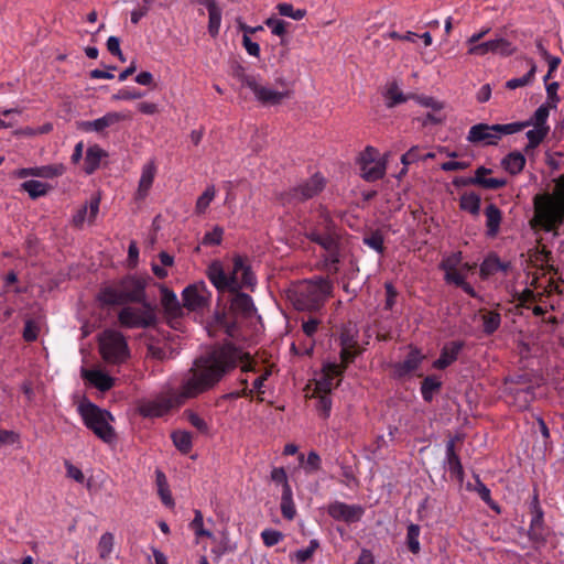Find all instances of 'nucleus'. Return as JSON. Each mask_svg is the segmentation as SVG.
<instances>
[{
	"label": "nucleus",
	"instance_id": "53",
	"mask_svg": "<svg viewBox=\"0 0 564 564\" xmlns=\"http://www.w3.org/2000/svg\"><path fill=\"white\" fill-rule=\"evenodd\" d=\"M474 490L479 495L481 500L486 502L490 508L498 510L496 503L491 499L490 489L476 476V486Z\"/></svg>",
	"mask_w": 564,
	"mask_h": 564
},
{
	"label": "nucleus",
	"instance_id": "35",
	"mask_svg": "<svg viewBox=\"0 0 564 564\" xmlns=\"http://www.w3.org/2000/svg\"><path fill=\"white\" fill-rule=\"evenodd\" d=\"M527 62L530 66L529 72L519 78H511L506 83V88L508 89H517L520 87L528 86L533 83L536 74V65L532 58H527Z\"/></svg>",
	"mask_w": 564,
	"mask_h": 564
},
{
	"label": "nucleus",
	"instance_id": "2",
	"mask_svg": "<svg viewBox=\"0 0 564 564\" xmlns=\"http://www.w3.org/2000/svg\"><path fill=\"white\" fill-rule=\"evenodd\" d=\"M302 228L304 236L312 242L317 243L326 251L325 268L328 273L336 274L338 272L339 239L337 226L329 215V212L319 206L316 212L312 213L303 220Z\"/></svg>",
	"mask_w": 564,
	"mask_h": 564
},
{
	"label": "nucleus",
	"instance_id": "46",
	"mask_svg": "<svg viewBox=\"0 0 564 564\" xmlns=\"http://www.w3.org/2000/svg\"><path fill=\"white\" fill-rule=\"evenodd\" d=\"M516 52V46L510 41L503 37H497L491 40V53L499 54L508 57Z\"/></svg>",
	"mask_w": 564,
	"mask_h": 564
},
{
	"label": "nucleus",
	"instance_id": "54",
	"mask_svg": "<svg viewBox=\"0 0 564 564\" xmlns=\"http://www.w3.org/2000/svg\"><path fill=\"white\" fill-rule=\"evenodd\" d=\"M276 9L281 15L292 18L297 21L302 20L306 13L305 10H295L291 3H279Z\"/></svg>",
	"mask_w": 564,
	"mask_h": 564
},
{
	"label": "nucleus",
	"instance_id": "33",
	"mask_svg": "<svg viewBox=\"0 0 564 564\" xmlns=\"http://www.w3.org/2000/svg\"><path fill=\"white\" fill-rule=\"evenodd\" d=\"M156 173V166L154 162H149L142 167L141 177L139 181L138 187V196L143 198L148 195L149 189L151 188L154 176Z\"/></svg>",
	"mask_w": 564,
	"mask_h": 564
},
{
	"label": "nucleus",
	"instance_id": "62",
	"mask_svg": "<svg viewBox=\"0 0 564 564\" xmlns=\"http://www.w3.org/2000/svg\"><path fill=\"white\" fill-rule=\"evenodd\" d=\"M144 96V94L135 88H123L120 89L117 94L112 95L113 100H133L140 99Z\"/></svg>",
	"mask_w": 564,
	"mask_h": 564
},
{
	"label": "nucleus",
	"instance_id": "48",
	"mask_svg": "<svg viewBox=\"0 0 564 564\" xmlns=\"http://www.w3.org/2000/svg\"><path fill=\"white\" fill-rule=\"evenodd\" d=\"M216 196V189L214 186H208L204 193L197 198L196 205H195V213L198 215L205 214L207 208L209 207V204L213 202V199Z\"/></svg>",
	"mask_w": 564,
	"mask_h": 564
},
{
	"label": "nucleus",
	"instance_id": "3",
	"mask_svg": "<svg viewBox=\"0 0 564 564\" xmlns=\"http://www.w3.org/2000/svg\"><path fill=\"white\" fill-rule=\"evenodd\" d=\"M556 192L538 194L533 198V217L529 225L535 232L542 230L558 235V227L564 223V176L560 177Z\"/></svg>",
	"mask_w": 564,
	"mask_h": 564
},
{
	"label": "nucleus",
	"instance_id": "23",
	"mask_svg": "<svg viewBox=\"0 0 564 564\" xmlns=\"http://www.w3.org/2000/svg\"><path fill=\"white\" fill-rule=\"evenodd\" d=\"M510 267V262L501 261L496 253L491 252L481 262L479 275L482 280H487L498 272H508Z\"/></svg>",
	"mask_w": 564,
	"mask_h": 564
},
{
	"label": "nucleus",
	"instance_id": "10",
	"mask_svg": "<svg viewBox=\"0 0 564 564\" xmlns=\"http://www.w3.org/2000/svg\"><path fill=\"white\" fill-rule=\"evenodd\" d=\"M531 521L528 530L529 540L538 547L545 545L550 535V529L544 522V511L540 505L539 494L534 490L529 503Z\"/></svg>",
	"mask_w": 564,
	"mask_h": 564
},
{
	"label": "nucleus",
	"instance_id": "21",
	"mask_svg": "<svg viewBox=\"0 0 564 564\" xmlns=\"http://www.w3.org/2000/svg\"><path fill=\"white\" fill-rule=\"evenodd\" d=\"M423 359L424 356L421 354L420 349L411 348L403 361L393 365L394 377L401 379L417 370Z\"/></svg>",
	"mask_w": 564,
	"mask_h": 564
},
{
	"label": "nucleus",
	"instance_id": "28",
	"mask_svg": "<svg viewBox=\"0 0 564 564\" xmlns=\"http://www.w3.org/2000/svg\"><path fill=\"white\" fill-rule=\"evenodd\" d=\"M485 216H486V228H487L486 235L490 238H495L500 230L502 213L495 204H489L485 208Z\"/></svg>",
	"mask_w": 564,
	"mask_h": 564
},
{
	"label": "nucleus",
	"instance_id": "13",
	"mask_svg": "<svg viewBox=\"0 0 564 564\" xmlns=\"http://www.w3.org/2000/svg\"><path fill=\"white\" fill-rule=\"evenodd\" d=\"M241 85L248 87L256 96L257 100L265 106L279 105L286 96V94L271 89L260 85L256 77L241 73L238 75Z\"/></svg>",
	"mask_w": 564,
	"mask_h": 564
},
{
	"label": "nucleus",
	"instance_id": "45",
	"mask_svg": "<svg viewBox=\"0 0 564 564\" xmlns=\"http://www.w3.org/2000/svg\"><path fill=\"white\" fill-rule=\"evenodd\" d=\"M362 242L379 254L384 253V239L380 230H373L362 238Z\"/></svg>",
	"mask_w": 564,
	"mask_h": 564
},
{
	"label": "nucleus",
	"instance_id": "7",
	"mask_svg": "<svg viewBox=\"0 0 564 564\" xmlns=\"http://www.w3.org/2000/svg\"><path fill=\"white\" fill-rule=\"evenodd\" d=\"M528 123L487 124L473 126L467 134V141L475 144L496 145L502 135L513 134L527 128Z\"/></svg>",
	"mask_w": 564,
	"mask_h": 564
},
{
	"label": "nucleus",
	"instance_id": "18",
	"mask_svg": "<svg viewBox=\"0 0 564 564\" xmlns=\"http://www.w3.org/2000/svg\"><path fill=\"white\" fill-rule=\"evenodd\" d=\"M327 513L334 520L355 523L362 518L365 509L360 505H347L345 502L335 501L327 507Z\"/></svg>",
	"mask_w": 564,
	"mask_h": 564
},
{
	"label": "nucleus",
	"instance_id": "12",
	"mask_svg": "<svg viewBox=\"0 0 564 564\" xmlns=\"http://www.w3.org/2000/svg\"><path fill=\"white\" fill-rule=\"evenodd\" d=\"M227 279H232L230 293L241 291V289H250L251 291L257 284V279L248 264L247 258L236 254L232 259V268L227 272Z\"/></svg>",
	"mask_w": 564,
	"mask_h": 564
},
{
	"label": "nucleus",
	"instance_id": "38",
	"mask_svg": "<svg viewBox=\"0 0 564 564\" xmlns=\"http://www.w3.org/2000/svg\"><path fill=\"white\" fill-rule=\"evenodd\" d=\"M442 388V382L435 376H427L421 382V394L425 402H431L434 394Z\"/></svg>",
	"mask_w": 564,
	"mask_h": 564
},
{
	"label": "nucleus",
	"instance_id": "26",
	"mask_svg": "<svg viewBox=\"0 0 564 564\" xmlns=\"http://www.w3.org/2000/svg\"><path fill=\"white\" fill-rule=\"evenodd\" d=\"M490 173H491L490 169L480 166L476 170L475 176L464 181L463 184L479 185L486 189H499V188H502L507 184V181L505 178L487 177V180H485V181L480 180L481 174H490Z\"/></svg>",
	"mask_w": 564,
	"mask_h": 564
},
{
	"label": "nucleus",
	"instance_id": "57",
	"mask_svg": "<svg viewBox=\"0 0 564 564\" xmlns=\"http://www.w3.org/2000/svg\"><path fill=\"white\" fill-rule=\"evenodd\" d=\"M318 546H319V544H318L317 540H311L310 545L307 547L297 550L294 553V557H295L296 562L305 563L306 561H308L313 556V554L315 553V551L317 550Z\"/></svg>",
	"mask_w": 564,
	"mask_h": 564
},
{
	"label": "nucleus",
	"instance_id": "16",
	"mask_svg": "<svg viewBox=\"0 0 564 564\" xmlns=\"http://www.w3.org/2000/svg\"><path fill=\"white\" fill-rule=\"evenodd\" d=\"M343 375V367H339L338 364H325L321 378L316 380L314 394H329L333 389L339 386Z\"/></svg>",
	"mask_w": 564,
	"mask_h": 564
},
{
	"label": "nucleus",
	"instance_id": "56",
	"mask_svg": "<svg viewBox=\"0 0 564 564\" xmlns=\"http://www.w3.org/2000/svg\"><path fill=\"white\" fill-rule=\"evenodd\" d=\"M283 538L284 535L282 532L273 529H265L261 532L262 542L268 547L276 545L283 540Z\"/></svg>",
	"mask_w": 564,
	"mask_h": 564
},
{
	"label": "nucleus",
	"instance_id": "61",
	"mask_svg": "<svg viewBox=\"0 0 564 564\" xmlns=\"http://www.w3.org/2000/svg\"><path fill=\"white\" fill-rule=\"evenodd\" d=\"M359 350L356 348H341L340 349V364L339 367H343V373L347 369L348 365L351 364L355 358L358 356Z\"/></svg>",
	"mask_w": 564,
	"mask_h": 564
},
{
	"label": "nucleus",
	"instance_id": "14",
	"mask_svg": "<svg viewBox=\"0 0 564 564\" xmlns=\"http://www.w3.org/2000/svg\"><path fill=\"white\" fill-rule=\"evenodd\" d=\"M210 299L212 293L204 281L189 284L182 292L183 306L189 311L208 306Z\"/></svg>",
	"mask_w": 564,
	"mask_h": 564
},
{
	"label": "nucleus",
	"instance_id": "5",
	"mask_svg": "<svg viewBox=\"0 0 564 564\" xmlns=\"http://www.w3.org/2000/svg\"><path fill=\"white\" fill-rule=\"evenodd\" d=\"M231 294L229 310L227 311L224 307L216 311L213 323L216 327L223 329L227 336L236 337L239 332L238 317L251 318L257 313V308L250 295L241 291Z\"/></svg>",
	"mask_w": 564,
	"mask_h": 564
},
{
	"label": "nucleus",
	"instance_id": "17",
	"mask_svg": "<svg viewBox=\"0 0 564 564\" xmlns=\"http://www.w3.org/2000/svg\"><path fill=\"white\" fill-rule=\"evenodd\" d=\"M147 281L142 278L128 275L119 282V288L126 303H144Z\"/></svg>",
	"mask_w": 564,
	"mask_h": 564
},
{
	"label": "nucleus",
	"instance_id": "47",
	"mask_svg": "<svg viewBox=\"0 0 564 564\" xmlns=\"http://www.w3.org/2000/svg\"><path fill=\"white\" fill-rule=\"evenodd\" d=\"M155 475H156L158 492L161 497L162 502L165 506H172L173 499H172L171 492L169 490L166 477H165L164 473L161 470H156Z\"/></svg>",
	"mask_w": 564,
	"mask_h": 564
},
{
	"label": "nucleus",
	"instance_id": "9",
	"mask_svg": "<svg viewBox=\"0 0 564 564\" xmlns=\"http://www.w3.org/2000/svg\"><path fill=\"white\" fill-rule=\"evenodd\" d=\"M142 308L123 307L118 314V321L126 328H148L156 323L154 308L150 303H141Z\"/></svg>",
	"mask_w": 564,
	"mask_h": 564
},
{
	"label": "nucleus",
	"instance_id": "24",
	"mask_svg": "<svg viewBox=\"0 0 564 564\" xmlns=\"http://www.w3.org/2000/svg\"><path fill=\"white\" fill-rule=\"evenodd\" d=\"M126 117L121 115L120 112H107L105 116L95 119L93 121H84L82 122L80 127L84 131L90 132H102L106 128H109L121 120H123Z\"/></svg>",
	"mask_w": 564,
	"mask_h": 564
},
{
	"label": "nucleus",
	"instance_id": "55",
	"mask_svg": "<svg viewBox=\"0 0 564 564\" xmlns=\"http://www.w3.org/2000/svg\"><path fill=\"white\" fill-rule=\"evenodd\" d=\"M184 415L186 416V419L191 423V425L194 426L198 432H200L203 434L208 433V430H209L208 424L197 413L187 410L184 412Z\"/></svg>",
	"mask_w": 564,
	"mask_h": 564
},
{
	"label": "nucleus",
	"instance_id": "44",
	"mask_svg": "<svg viewBox=\"0 0 564 564\" xmlns=\"http://www.w3.org/2000/svg\"><path fill=\"white\" fill-rule=\"evenodd\" d=\"M551 107L549 105H541L535 111L533 117L530 120L522 121L521 123H528L527 127L536 126L541 128H550L547 126V118L550 116Z\"/></svg>",
	"mask_w": 564,
	"mask_h": 564
},
{
	"label": "nucleus",
	"instance_id": "64",
	"mask_svg": "<svg viewBox=\"0 0 564 564\" xmlns=\"http://www.w3.org/2000/svg\"><path fill=\"white\" fill-rule=\"evenodd\" d=\"M191 528L195 531L197 536H212V533L203 528V514L199 510L195 511Z\"/></svg>",
	"mask_w": 564,
	"mask_h": 564
},
{
	"label": "nucleus",
	"instance_id": "4",
	"mask_svg": "<svg viewBox=\"0 0 564 564\" xmlns=\"http://www.w3.org/2000/svg\"><path fill=\"white\" fill-rule=\"evenodd\" d=\"M333 283L328 278L303 281L289 291V300L297 311L315 312L332 296Z\"/></svg>",
	"mask_w": 564,
	"mask_h": 564
},
{
	"label": "nucleus",
	"instance_id": "59",
	"mask_svg": "<svg viewBox=\"0 0 564 564\" xmlns=\"http://www.w3.org/2000/svg\"><path fill=\"white\" fill-rule=\"evenodd\" d=\"M39 325L32 321V319H26L25 321V324H24V328H23V339L28 343H32V341H35L37 339V336H39Z\"/></svg>",
	"mask_w": 564,
	"mask_h": 564
},
{
	"label": "nucleus",
	"instance_id": "8",
	"mask_svg": "<svg viewBox=\"0 0 564 564\" xmlns=\"http://www.w3.org/2000/svg\"><path fill=\"white\" fill-rule=\"evenodd\" d=\"M99 349L107 362L121 364L129 358V347L126 337L118 330L107 329L99 339Z\"/></svg>",
	"mask_w": 564,
	"mask_h": 564
},
{
	"label": "nucleus",
	"instance_id": "11",
	"mask_svg": "<svg viewBox=\"0 0 564 564\" xmlns=\"http://www.w3.org/2000/svg\"><path fill=\"white\" fill-rule=\"evenodd\" d=\"M325 184V178L322 175L314 174L310 180L283 193L281 199L283 204L288 205L305 202L319 194Z\"/></svg>",
	"mask_w": 564,
	"mask_h": 564
},
{
	"label": "nucleus",
	"instance_id": "49",
	"mask_svg": "<svg viewBox=\"0 0 564 564\" xmlns=\"http://www.w3.org/2000/svg\"><path fill=\"white\" fill-rule=\"evenodd\" d=\"M65 172L63 164H52L35 167V176L43 178H53L62 175Z\"/></svg>",
	"mask_w": 564,
	"mask_h": 564
},
{
	"label": "nucleus",
	"instance_id": "43",
	"mask_svg": "<svg viewBox=\"0 0 564 564\" xmlns=\"http://www.w3.org/2000/svg\"><path fill=\"white\" fill-rule=\"evenodd\" d=\"M460 209L476 216L480 212V197L475 193H465L459 199Z\"/></svg>",
	"mask_w": 564,
	"mask_h": 564
},
{
	"label": "nucleus",
	"instance_id": "30",
	"mask_svg": "<svg viewBox=\"0 0 564 564\" xmlns=\"http://www.w3.org/2000/svg\"><path fill=\"white\" fill-rule=\"evenodd\" d=\"M161 303L164 311L170 316L176 317L182 313V307L176 294L166 286H161Z\"/></svg>",
	"mask_w": 564,
	"mask_h": 564
},
{
	"label": "nucleus",
	"instance_id": "42",
	"mask_svg": "<svg viewBox=\"0 0 564 564\" xmlns=\"http://www.w3.org/2000/svg\"><path fill=\"white\" fill-rule=\"evenodd\" d=\"M550 132V128H541L534 126V129L529 130L525 135L528 138V144L525 145V152L538 148L546 138Z\"/></svg>",
	"mask_w": 564,
	"mask_h": 564
},
{
	"label": "nucleus",
	"instance_id": "19",
	"mask_svg": "<svg viewBox=\"0 0 564 564\" xmlns=\"http://www.w3.org/2000/svg\"><path fill=\"white\" fill-rule=\"evenodd\" d=\"M206 275L218 293H230V285H232L234 281L232 279H227V272L220 261H213L207 267Z\"/></svg>",
	"mask_w": 564,
	"mask_h": 564
},
{
	"label": "nucleus",
	"instance_id": "41",
	"mask_svg": "<svg viewBox=\"0 0 564 564\" xmlns=\"http://www.w3.org/2000/svg\"><path fill=\"white\" fill-rule=\"evenodd\" d=\"M420 534H421V528L419 524L410 523L406 528V538H405V544L408 546V550L412 554H419L421 551V544H420Z\"/></svg>",
	"mask_w": 564,
	"mask_h": 564
},
{
	"label": "nucleus",
	"instance_id": "39",
	"mask_svg": "<svg viewBox=\"0 0 564 564\" xmlns=\"http://www.w3.org/2000/svg\"><path fill=\"white\" fill-rule=\"evenodd\" d=\"M174 446L182 453L188 454L193 447V436L187 431H174L171 435Z\"/></svg>",
	"mask_w": 564,
	"mask_h": 564
},
{
	"label": "nucleus",
	"instance_id": "36",
	"mask_svg": "<svg viewBox=\"0 0 564 564\" xmlns=\"http://www.w3.org/2000/svg\"><path fill=\"white\" fill-rule=\"evenodd\" d=\"M502 165L510 174L516 175L520 173L525 165V158L522 153L514 151L509 153L503 160Z\"/></svg>",
	"mask_w": 564,
	"mask_h": 564
},
{
	"label": "nucleus",
	"instance_id": "22",
	"mask_svg": "<svg viewBox=\"0 0 564 564\" xmlns=\"http://www.w3.org/2000/svg\"><path fill=\"white\" fill-rule=\"evenodd\" d=\"M82 376L99 391L106 392L115 386V379L100 369H83Z\"/></svg>",
	"mask_w": 564,
	"mask_h": 564
},
{
	"label": "nucleus",
	"instance_id": "1",
	"mask_svg": "<svg viewBox=\"0 0 564 564\" xmlns=\"http://www.w3.org/2000/svg\"><path fill=\"white\" fill-rule=\"evenodd\" d=\"M243 359V352L231 343L215 345L197 357L184 376L180 389H171L153 399L141 400L138 411L143 417H162L173 408H178L188 399L214 389Z\"/></svg>",
	"mask_w": 564,
	"mask_h": 564
},
{
	"label": "nucleus",
	"instance_id": "20",
	"mask_svg": "<svg viewBox=\"0 0 564 564\" xmlns=\"http://www.w3.org/2000/svg\"><path fill=\"white\" fill-rule=\"evenodd\" d=\"M464 347L465 341L463 340H452L446 343L441 350L440 357L433 362V367L438 370L446 369L457 360Z\"/></svg>",
	"mask_w": 564,
	"mask_h": 564
},
{
	"label": "nucleus",
	"instance_id": "40",
	"mask_svg": "<svg viewBox=\"0 0 564 564\" xmlns=\"http://www.w3.org/2000/svg\"><path fill=\"white\" fill-rule=\"evenodd\" d=\"M21 187L32 199L45 196L52 188L48 184L35 180L25 181Z\"/></svg>",
	"mask_w": 564,
	"mask_h": 564
},
{
	"label": "nucleus",
	"instance_id": "51",
	"mask_svg": "<svg viewBox=\"0 0 564 564\" xmlns=\"http://www.w3.org/2000/svg\"><path fill=\"white\" fill-rule=\"evenodd\" d=\"M221 23V9L219 7L208 11V33L216 36Z\"/></svg>",
	"mask_w": 564,
	"mask_h": 564
},
{
	"label": "nucleus",
	"instance_id": "15",
	"mask_svg": "<svg viewBox=\"0 0 564 564\" xmlns=\"http://www.w3.org/2000/svg\"><path fill=\"white\" fill-rule=\"evenodd\" d=\"M343 375V367H339L338 364H325L321 378L316 380L314 394H329L333 389L339 386Z\"/></svg>",
	"mask_w": 564,
	"mask_h": 564
},
{
	"label": "nucleus",
	"instance_id": "60",
	"mask_svg": "<svg viewBox=\"0 0 564 564\" xmlns=\"http://www.w3.org/2000/svg\"><path fill=\"white\" fill-rule=\"evenodd\" d=\"M422 161V149L419 145L412 147L401 156V163L409 166L417 161Z\"/></svg>",
	"mask_w": 564,
	"mask_h": 564
},
{
	"label": "nucleus",
	"instance_id": "37",
	"mask_svg": "<svg viewBox=\"0 0 564 564\" xmlns=\"http://www.w3.org/2000/svg\"><path fill=\"white\" fill-rule=\"evenodd\" d=\"M281 513L286 520H293L296 514L291 486H285L282 490Z\"/></svg>",
	"mask_w": 564,
	"mask_h": 564
},
{
	"label": "nucleus",
	"instance_id": "31",
	"mask_svg": "<svg viewBox=\"0 0 564 564\" xmlns=\"http://www.w3.org/2000/svg\"><path fill=\"white\" fill-rule=\"evenodd\" d=\"M508 390L514 404L521 410L527 409L534 400V388L532 386H525L524 388L509 387Z\"/></svg>",
	"mask_w": 564,
	"mask_h": 564
},
{
	"label": "nucleus",
	"instance_id": "50",
	"mask_svg": "<svg viewBox=\"0 0 564 564\" xmlns=\"http://www.w3.org/2000/svg\"><path fill=\"white\" fill-rule=\"evenodd\" d=\"M113 540H115L113 534L110 532H106L100 536L97 549H98L99 556L102 560L108 558L109 555L111 554L112 549H113Z\"/></svg>",
	"mask_w": 564,
	"mask_h": 564
},
{
	"label": "nucleus",
	"instance_id": "29",
	"mask_svg": "<svg viewBox=\"0 0 564 564\" xmlns=\"http://www.w3.org/2000/svg\"><path fill=\"white\" fill-rule=\"evenodd\" d=\"M478 315L482 322V332L485 335L490 336L499 329L501 325L500 313L481 308L478 311Z\"/></svg>",
	"mask_w": 564,
	"mask_h": 564
},
{
	"label": "nucleus",
	"instance_id": "25",
	"mask_svg": "<svg viewBox=\"0 0 564 564\" xmlns=\"http://www.w3.org/2000/svg\"><path fill=\"white\" fill-rule=\"evenodd\" d=\"M446 467L453 478L459 482L464 480V468L455 451V440L453 438L446 443Z\"/></svg>",
	"mask_w": 564,
	"mask_h": 564
},
{
	"label": "nucleus",
	"instance_id": "52",
	"mask_svg": "<svg viewBox=\"0 0 564 564\" xmlns=\"http://www.w3.org/2000/svg\"><path fill=\"white\" fill-rule=\"evenodd\" d=\"M317 398L316 410L323 419H327L332 410V399L329 394H314Z\"/></svg>",
	"mask_w": 564,
	"mask_h": 564
},
{
	"label": "nucleus",
	"instance_id": "32",
	"mask_svg": "<svg viewBox=\"0 0 564 564\" xmlns=\"http://www.w3.org/2000/svg\"><path fill=\"white\" fill-rule=\"evenodd\" d=\"M106 156V151L99 145L94 144L89 147L85 156V172L87 174H93L100 166L101 160Z\"/></svg>",
	"mask_w": 564,
	"mask_h": 564
},
{
	"label": "nucleus",
	"instance_id": "63",
	"mask_svg": "<svg viewBox=\"0 0 564 564\" xmlns=\"http://www.w3.org/2000/svg\"><path fill=\"white\" fill-rule=\"evenodd\" d=\"M264 23L276 36H283L286 33L288 23L284 20L269 18Z\"/></svg>",
	"mask_w": 564,
	"mask_h": 564
},
{
	"label": "nucleus",
	"instance_id": "34",
	"mask_svg": "<svg viewBox=\"0 0 564 564\" xmlns=\"http://www.w3.org/2000/svg\"><path fill=\"white\" fill-rule=\"evenodd\" d=\"M97 299L102 306L126 304L120 288L106 286L99 291Z\"/></svg>",
	"mask_w": 564,
	"mask_h": 564
},
{
	"label": "nucleus",
	"instance_id": "6",
	"mask_svg": "<svg viewBox=\"0 0 564 564\" xmlns=\"http://www.w3.org/2000/svg\"><path fill=\"white\" fill-rule=\"evenodd\" d=\"M78 410L84 424L91 430L96 436L106 443L115 438V430L109 424V421H112L113 417L109 411L100 409L91 402L82 403Z\"/></svg>",
	"mask_w": 564,
	"mask_h": 564
},
{
	"label": "nucleus",
	"instance_id": "27",
	"mask_svg": "<svg viewBox=\"0 0 564 564\" xmlns=\"http://www.w3.org/2000/svg\"><path fill=\"white\" fill-rule=\"evenodd\" d=\"M387 170V160H377V161H368L367 163H361L360 171L361 177L367 182H376L381 180L386 175Z\"/></svg>",
	"mask_w": 564,
	"mask_h": 564
},
{
	"label": "nucleus",
	"instance_id": "58",
	"mask_svg": "<svg viewBox=\"0 0 564 564\" xmlns=\"http://www.w3.org/2000/svg\"><path fill=\"white\" fill-rule=\"evenodd\" d=\"M224 229L219 226L204 235L202 243L205 246H218L221 243Z\"/></svg>",
	"mask_w": 564,
	"mask_h": 564
}]
</instances>
